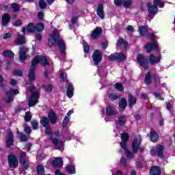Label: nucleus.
Returning <instances> with one entry per match:
<instances>
[{"label":"nucleus","instance_id":"nucleus-1","mask_svg":"<svg viewBox=\"0 0 175 175\" xmlns=\"http://www.w3.org/2000/svg\"><path fill=\"white\" fill-rule=\"evenodd\" d=\"M121 140L122 142H120V147L123 148V150H124V152L127 158L132 159V158L135 157V154H136V152H137L139 150V147L140 146V143H142V137L140 136L136 137L133 140V144H132L133 153L131 152V151L128 150V149H126L128 140H129V135H128V133H122Z\"/></svg>","mask_w":175,"mask_h":175},{"label":"nucleus","instance_id":"nucleus-2","mask_svg":"<svg viewBox=\"0 0 175 175\" xmlns=\"http://www.w3.org/2000/svg\"><path fill=\"white\" fill-rule=\"evenodd\" d=\"M40 124L44 128H46L45 133L50 137L51 140L52 141L56 148L57 150H61V148L64 147V142L58 139L59 133H53V131H51V128H50V121L49 120V118H43L40 120Z\"/></svg>","mask_w":175,"mask_h":175},{"label":"nucleus","instance_id":"nucleus-3","mask_svg":"<svg viewBox=\"0 0 175 175\" xmlns=\"http://www.w3.org/2000/svg\"><path fill=\"white\" fill-rule=\"evenodd\" d=\"M54 44H57L61 54L65 57L66 45L65 44V42L59 38V33L57 31V30L53 31L52 36H50L49 37L48 42V46H49V47L54 46Z\"/></svg>","mask_w":175,"mask_h":175},{"label":"nucleus","instance_id":"nucleus-4","mask_svg":"<svg viewBox=\"0 0 175 175\" xmlns=\"http://www.w3.org/2000/svg\"><path fill=\"white\" fill-rule=\"evenodd\" d=\"M60 73V79L62 81H66V83L68 84L67 87V96L68 98H72L73 96L75 89L73 88V85L71 83H69L68 81V79L66 78V73L64 70H59Z\"/></svg>","mask_w":175,"mask_h":175},{"label":"nucleus","instance_id":"nucleus-5","mask_svg":"<svg viewBox=\"0 0 175 175\" xmlns=\"http://www.w3.org/2000/svg\"><path fill=\"white\" fill-rule=\"evenodd\" d=\"M38 64H40V65H42L43 66H47L50 65V62H49V59H47V57L45 56H40L36 55L33 61H32V66H36Z\"/></svg>","mask_w":175,"mask_h":175},{"label":"nucleus","instance_id":"nucleus-6","mask_svg":"<svg viewBox=\"0 0 175 175\" xmlns=\"http://www.w3.org/2000/svg\"><path fill=\"white\" fill-rule=\"evenodd\" d=\"M108 61H118V62H124L126 59V56L123 53H113L107 57Z\"/></svg>","mask_w":175,"mask_h":175},{"label":"nucleus","instance_id":"nucleus-7","mask_svg":"<svg viewBox=\"0 0 175 175\" xmlns=\"http://www.w3.org/2000/svg\"><path fill=\"white\" fill-rule=\"evenodd\" d=\"M164 147L162 145L157 146L155 148L151 149L150 154L152 156L157 155L159 158H163Z\"/></svg>","mask_w":175,"mask_h":175},{"label":"nucleus","instance_id":"nucleus-8","mask_svg":"<svg viewBox=\"0 0 175 175\" xmlns=\"http://www.w3.org/2000/svg\"><path fill=\"white\" fill-rule=\"evenodd\" d=\"M102 52L99 50H95L94 52L93 53V55L92 56V59L94 62V65H98L99 62L102 61Z\"/></svg>","mask_w":175,"mask_h":175},{"label":"nucleus","instance_id":"nucleus-9","mask_svg":"<svg viewBox=\"0 0 175 175\" xmlns=\"http://www.w3.org/2000/svg\"><path fill=\"white\" fill-rule=\"evenodd\" d=\"M28 47L22 46L19 50V59L21 62H24L27 59V53H28Z\"/></svg>","mask_w":175,"mask_h":175},{"label":"nucleus","instance_id":"nucleus-10","mask_svg":"<svg viewBox=\"0 0 175 175\" xmlns=\"http://www.w3.org/2000/svg\"><path fill=\"white\" fill-rule=\"evenodd\" d=\"M38 99H39V92H36L32 93L31 97L29 99V107H32V106H35V105H36V103L39 102Z\"/></svg>","mask_w":175,"mask_h":175},{"label":"nucleus","instance_id":"nucleus-11","mask_svg":"<svg viewBox=\"0 0 175 175\" xmlns=\"http://www.w3.org/2000/svg\"><path fill=\"white\" fill-rule=\"evenodd\" d=\"M8 163L10 167H17L18 166V160L16 156L11 154L8 156Z\"/></svg>","mask_w":175,"mask_h":175},{"label":"nucleus","instance_id":"nucleus-12","mask_svg":"<svg viewBox=\"0 0 175 175\" xmlns=\"http://www.w3.org/2000/svg\"><path fill=\"white\" fill-rule=\"evenodd\" d=\"M51 165L53 167H62L64 166V161L62 158L60 157H55L54 160L51 162Z\"/></svg>","mask_w":175,"mask_h":175},{"label":"nucleus","instance_id":"nucleus-13","mask_svg":"<svg viewBox=\"0 0 175 175\" xmlns=\"http://www.w3.org/2000/svg\"><path fill=\"white\" fill-rule=\"evenodd\" d=\"M18 94V90H10V91L7 92V102L8 103H10V102H13V98L14 95H17Z\"/></svg>","mask_w":175,"mask_h":175},{"label":"nucleus","instance_id":"nucleus-14","mask_svg":"<svg viewBox=\"0 0 175 175\" xmlns=\"http://www.w3.org/2000/svg\"><path fill=\"white\" fill-rule=\"evenodd\" d=\"M145 49H146V52L148 53H151V51H153V50H157V51H159V49H158V45L155 42H148L145 46Z\"/></svg>","mask_w":175,"mask_h":175},{"label":"nucleus","instance_id":"nucleus-15","mask_svg":"<svg viewBox=\"0 0 175 175\" xmlns=\"http://www.w3.org/2000/svg\"><path fill=\"white\" fill-rule=\"evenodd\" d=\"M102 35V29L99 27H96L91 33V38L98 39Z\"/></svg>","mask_w":175,"mask_h":175},{"label":"nucleus","instance_id":"nucleus-16","mask_svg":"<svg viewBox=\"0 0 175 175\" xmlns=\"http://www.w3.org/2000/svg\"><path fill=\"white\" fill-rule=\"evenodd\" d=\"M36 26L33 23H29L27 26V27H23L22 28V32L23 33H25V32H29L30 33H32L35 32Z\"/></svg>","mask_w":175,"mask_h":175},{"label":"nucleus","instance_id":"nucleus-17","mask_svg":"<svg viewBox=\"0 0 175 175\" xmlns=\"http://www.w3.org/2000/svg\"><path fill=\"white\" fill-rule=\"evenodd\" d=\"M137 62L139 63V65H141V66H144V65L148 64V58L143 55H138L137 57Z\"/></svg>","mask_w":175,"mask_h":175},{"label":"nucleus","instance_id":"nucleus-18","mask_svg":"<svg viewBox=\"0 0 175 175\" xmlns=\"http://www.w3.org/2000/svg\"><path fill=\"white\" fill-rule=\"evenodd\" d=\"M147 8L148 13H150V14H155L158 12V7L154 4L148 3Z\"/></svg>","mask_w":175,"mask_h":175},{"label":"nucleus","instance_id":"nucleus-19","mask_svg":"<svg viewBox=\"0 0 175 175\" xmlns=\"http://www.w3.org/2000/svg\"><path fill=\"white\" fill-rule=\"evenodd\" d=\"M10 15L9 14H4L1 18V25L3 27H8V25L9 24L10 21Z\"/></svg>","mask_w":175,"mask_h":175},{"label":"nucleus","instance_id":"nucleus-20","mask_svg":"<svg viewBox=\"0 0 175 175\" xmlns=\"http://www.w3.org/2000/svg\"><path fill=\"white\" fill-rule=\"evenodd\" d=\"M26 156H27V154L25 153V152H23V151L21 152V154L19 156L20 163L23 165L25 169H27L28 167V163H27L25 159H24V158H25Z\"/></svg>","mask_w":175,"mask_h":175},{"label":"nucleus","instance_id":"nucleus-21","mask_svg":"<svg viewBox=\"0 0 175 175\" xmlns=\"http://www.w3.org/2000/svg\"><path fill=\"white\" fill-rule=\"evenodd\" d=\"M148 31H150L148 26H140L139 27V31L142 36H147L148 35Z\"/></svg>","mask_w":175,"mask_h":175},{"label":"nucleus","instance_id":"nucleus-22","mask_svg":"<svg viewBox=\"0 0 175 175\" xmlns=\"http://www.w3.org/2000/svg\"><path fill=\"white\" fill-rule=\"evenodd\" d=\"M97 12V16L100 17V18H105V11H103V4H99L96 10Z\"/></svg>","mask_w":175,"mask_h":175},{"label":"nucleus","instance_id":"nucleus-23","mask_svg":"<svg viewBox=\"0 0 175 175\" xmlns=\"http://www.w3.org/2000/svg\"><path fill=\"white\" fill-rule=\"evenodd\" d=\"M149 62H150L151 65H155V64L161 62V57H155L154 55L152 54L149 57Z\"/></svg>","mask_w":175,"mask_h":175},{"label":"nucleus","instance_id":"nucleus-24","mask_svg":"<svg viewBox=\"0 0 175 175\" xmlns=\"http://www.w3.org/2000/svg\"><path fill=\"white\" fill-rule=\"evenodd\" d=\"M6 146L7 147H10L11 146H13V133H12V131H10L8 133Z\"/></svg>","mask_w":175,"mask_h":175},{"label":"nucleus","instance_id":"nucleus-25","mask_svg":"<svg viewBox=\"0 0 175 175\" xmlns=\"http://www.w3.org/2000/svg\"><path fill=\"white\" fill-rule=\"evenodd\" d=\"M49 120L51 124H55L57 122V115L53 111H50L48 115Z\"/></svg>","mask_w":175,"mask_h":175},{"label":"nucleus","instance_id":"nucleus-26","mask_svg":"<svg viewBox=\"0 0 175 175\" xmlns=\"http://www.w3.org/2000/svg\"><path fill=\"white\" fill-rule=\"evenodd\" d=\"M25 38L23 36H18V38H16L15 43L18 46H21L23 44H25Z\"/></svg>","mask_w":175,"mask_h":175},{"label":"nucleus","instance_id":"nucleus-27","mask_svg":"<svg viewBox=\"0 0 175 175\" xmlns=\"http://www.w3.org/2000/svg\"><path fill=\"white\" fill-rule=\"evenodd\" d=\"M107 116H113V114H117V111L114 109V107L109 105L106 109Z\"/></svg>","mask_w":175,"mask_h":175},{"label":"nucleus","instance_id":"nucleus-28","mask_svg":"<svg viewBox=\"0 0 175 175\" xmlns=\"http://www.w3.org/2000/svg\"><path fill=\"white\" fill-rule=\"evenodd\" d=\"M29 81H35V67H31L29 72Z\"/></svg>","mask_w":175,"mask_h":175},{"label":"nucleus","instance_id":"nucleus-29","mask_svg":"<svg viewBox=\"0 0 175 175\" xmlns=\"http://www.w3.org/2000/svg\"><path fill=\"white\" fill-rule=\"evenodd\" d=\"M116 46L117 47H120V46H123L124 49H126V47H128V42L124 41L122 38H120L119 40H118Z\"/></svg>","mask_w":175,"mask_h":175},{"label":"nucleus","instance_id":"nucleus-30","mask_svg":"<svg viewBox=\"0 0 175 175\" xmlns=\"http://www.w3.org/2000/svg\"><path fill=\"white\" fill-rule=\"evenodd\" d=\"M150 174L159 175L161 174V169L158 166H154L152 167L150 172Z\"/></svg>","mask_w":175,"mask_h":175},{"label":"nucleus","instance_id":"nucleus-31","mask_svg":"<svg viewBox=\"0 0 175 175\" xmlns=\"http://www.w3.org/2000/svg\"><path fill=\"white\" fill-rule=\"evenodd\" d=\"M66 170L69 173V174H75L76 173V168L75 165H67L66 167Z\"/></svg>","mask_w":175,"mask_h":175},{"label":"nucleus","instance_id":"nucleus-32","mask_svg":"<svg viewBox=\"0 0 175 175\" xmlns=\"http://www.w3.org/2000/svg\"><path fill=\"white\" fill-rule=\"evenodd\" d=\"M159 139V135H158V133L155 132H151L150 133V141L152 142L153 143H155L157 140Z\"/></svg>","mask_w":175,"mask_h":175},{"label":"nucleus","instance_id":"nucleus-33","mask_svg":"<svg viewBox=\"0 0 175 175\" xmlns=\"http://www.w3.org/2000/svg\"><path fill=\"white\" fill-rule=\"evenodd\" d=\"M126 121V118L124 116H120L118 118V120L117 122V126L118 128L119 126H121L125 124V122Z\"/></svg>","mask_w":175,"mask_h":175},{"label":"nucleus","instance_id":"nucleus-34","mask_svg":"<svg viewBox=\"0 0 175 175\" xmlns=\"http://www.w3.org/2000/svg\"><path fill=\"white\" fill-rule=\"evenodd\" d=\"M3 57H7L8 58H14V53L11 51H4L3 52Z\"/></svg>","mask_w":175,"mask_h":175},{"label":"nucleus","instance_id":"nucleus-35","mask_svg":"<svg viewBox=\"0 0 175 175\" xmlns=\"http://www.w3.org/2000/svg\"><path fill=\"white\" fill-rule=\"evenodd\" d=\"M126 100L125 98H122L119 103V107L121 110H124L127 106Z\"/></svg>","mask_w":175,"mask_h":175},{"label":"nucleus","instance_id":"nucleus-36","mask_svg":"<svg viewBox=\"0 0 175 175\" xmlns=\"http://www.w3.org/2000/svg\"><path fill=\"white\" fill-rule=\"evenodd\" d=\"M17 133L18 135V137L21 139V142H25L26 140H28V136L25 135V134L20 133L18 131H17Z\"/></svg>","mask_w":175,"mask_h":175},{"label":"nucleus","instance_id":"nucleus-37","mask_svg":"<svg viewBox=\"0 0 175 175\" xmlns=\"http://www.w3.org/2000/svg\"><path fill=\"white\" fill-rule=\"evenodd\" d=\"M153 5L157 6L158 8H163L165 6V3L162 2V0H154L153 1Z\"/></svg>","mask_w":175,"mask_h":175},{"label":"nucleus","instance_id":"nucleus-38","mask_svg":"<svg viewBox=\"0 0 175 175\" xmlns=\"http://www.w3.org/2000/svg\"><path fill=\"white\" fill-rule=\"evenodd\" d=\"M133 0H124L123 6L126 8V9H129L132 6Z\"/></svg>","mask_w":175,"mask_h":175},{"label":"nucleus","instance_id":"nucleus-39","mask_svg":"<svg viewBox=\"0 0 175 175\" xmlns=\"http://www.w3.org/2000/svg\"><path fill=\"white\" fill-rule=\"evenodd\" d=\"M136 103V98L132 96L129 97V106H133Z\"/></svg>","mask_w":175,"mask_h":175},{"label":"nucleus","instance_id":"nucleus-40","mask_svg":"<svg viewBox=\"0 0 175 175\" xmlns=\"http://www.w3.org/2000/svg\"><path fill=\"white\" fill-rule=\"evenodd\" d=\"M37 173L39 175L44 174V168L42 167V165H39L37 166Z\"/></svg>","mask_w":175,"mask_h":175},{"label":"nucleus","instance_id":"nucleus-41","mask_svg":"<svg viewBox=\"0 0 175 175\" xmlns=\"http://www.w3.org/2000/svg\"><path fill=\"white\" fill-rule=\"evenodd\" d=\"M36 29L38 32H42V31L44 29V25H43L42 23H38L36 25Z\"/></svg>","mask_w":175,"mask_h":175},{"label":"nucleus","instance_id":"nucleus-42","mask_svg":"<svg viewBox=\"0 0 175 175\" xmlns=\"http://www.w3.org/2000/svg\"><path fill=\"white\" fill-rule=\"evenodd\" d=\"M145 83L146 84H150L151 83V72H148L145 76Z\"/></svg>","mask_w":175,"mask_h":175},{"label":"nucleus","instance_id":"nucleus-43","mask_svg":"<svg viewBox=\"0 0 175 175\" xmlns=\"http://www.w3.org/2000/svg\"><path fill=\"white\" fill-rule=\"evenodd\" d=\"M83 50H84V53H85L86 54H88V53H90V46H88V44L87 42H85V41L83 40Z\"/></svg>","mask_w":175,"mask_h":175},{"label":"nucleus","instance_id":"nucleus-44","mask_svg":"<svg viewBox=\"0 0 175 175\" xmlns=\"http://www.w3.org/2000/svg\"><path fill=\"white\" fill-rule=\"evenodd\" d=\"M114 87L116 90H118V91H124V86L121 83H117L116 84H115Z\"/></svg>","mask_w":175,"mask_h":175},{"label":"nucleus","instance_id":"nucleus-45","mask_svg":"<svg viewBox=\"0 0 175 175\" xmlns=\"http://www.w3.org/2000/svg\"><path fill=\"white\" fill-rule=\"evenodd\" d=\"M11 8L13 9L14 12H18L20 10V5L16 3L11 5Z\"/></svg>","mask_w":175,"mask_h":175},{"label":"nucleus","instance_id":"nucleus-46","mask_svg":"<svg viewBox=\"0 0 175 175\" xmlns=\"http://www.w3.org/2000/svg\"><path fill=\"white\" fill-rule=\"evenodd\" d=\"M38 5L40 9H46V6H47V4H46V2L43 0H40Z\"/></svg>","mask_w":175,"mask_h":175},{"label":"nucleus","instance_id":"nucleus-47","mask_svg":"<svg viewBox=\"0 0 175 175\" xmlns=\"http://www.w3.org/2000/svg\"><path fill=\"white\" fill-rule=\"evenodd\" d=\"M24 129L27 135H30L31 132H32V130L27 124L24 125Z\"/></svg>","mask_w":175,"mask_h":175},{"label":"nucleus","instance_id":"nucleus-48","mask_svg":"<svg viewBox=\"0 0 175 175\" xmlns=\"http://www.w3.org/2000/svg\"><path fill=\"white\" fill-rule=\"evenodd\" d=\"M31 118H32V116L29 112H27L25 116V121L28 122V121H31Z\"/></svg>","mask_w":175,"mask_h":175},{"label":"nucleus","instance_id":"nucleus-49","mask_svg":"<svg viewBox=\"0 0 175 175\" xmlns=\"http://www.w3.org/2000/svg\"><path fill=\"white\" fill-rule=\"evenodd\" d=\"M69 122V117L68 116H66L62 123V126L65 127L66 125H68Z\"/></svg>","mask_w":175,"mask_h":175},{"label":"nucleus","instance_id":"nucleus-50","mask_svg":"<svg viewBox=\"0 0 175 175\" xmlns=\"http://www.w3.org/2000/svg\"><path fill=\"white\" fill-rule=\"evenodd\" d=\"M116 6H122L124 4V0H114Z\"/></svg>","mask_w":175,"mask_h":175},{"label":"nucleus","instance_id":"nucleus-51","mask_svg":"<svg viewBox=\"0 0 175 175\" xmlns=\"http://www.w3.org/2000/svg\"><path fill=\"white\" fill-rule=\"evenodd\" d=\"M38 161H43L46 158V155L43 153L38 154L36 157Z\"/></svg>","mask_w":175,"mask_h":175},{"label":"nucleus","instance_id":"nucleus-52","mask_svg":"<svg viewBox=\"0 0 175 175\" xmlns=\"http://www.w3.org/2000/svg\"><path fill=\"white\" fill-rule=\"evenodd\" d=\"M14 76H23V71L20 70H15L13 72Z\"/></svg>","mask_w":175,"mask_h":175},{"label":"nucleus","instance_id":"nucleus-53","mask_svg":"<svg viewBox=\"0 0 175 175\" xmlns=\"http://www.w3.org/2000/svg\"><path fill=\"white\" fill-rule=\"evenodd\" d=\"M31 126L33 128V129H38V121H36V120H33L31 122Z\"/></svg>","mask_w":175,"mask_h":175},{"label":"nucleus","instance_id":"nucleus-54","mask_svg":"<svg viewBox=\"0 0 175 175\" xmlns=\"http://www.w3.org/2000/svg\"><path fill=\"white\" fill-rule=\"evenodd\" d=\"M45 90L46 92H51L53 91V85H46Z\"/></svg>","mask_w":175,"mask_h":175},{"label":"nucleus","instance_id":"nucleus-55","mask_svg":"<svg viewBox=\"0 0 175 175\" xmlns=\"http://www.w3.org/2000/svg\"><path fill=\"white\" fill-rule=\"evenodd\" d=\"M120 163L121 165H122L123 166H128V163L126 162V160L125 159V158L122 157L120 159Z\"/></svg>","mask_w":175,"mask_h":175},{"label":"nucleus","instance_id":"nucleus-56","mask_svg":"<svg viewBox=\"0 0 175 175\" xmlns=\"http://www.w3.org/2000/svg\"><path fill=\"white\" fill-rule=\"evenodd\" d=\"M109 98L111 99V100H116V99H117V98H118V96H117V94H109Z\"/></svg>","mask_w":175,"mask_h":175},{"label":"nucleus","instance_id":"nucleus-57","mask_svg":"<svg viewBox=\"0 0 175 175\" xmlns=\"http://www.w3.org/2000/svg\"><path fill=\"white\" fill-rule=\"evenodd\" d=\"M101 46L103 50H106L107 49V46H109V42H102Z\"/></svg>","mask_w":175,"mask_h":175},{"label":"nucleus","instance_id":"nucleus-58","mask_svg":"<svg viewBox=\"0 0 175 175\" xmlns=\"http://www.w3.org/2000/svg\"><path fill=\"white\" fill-rule=\"evenodd\" d=\"M9 38H12V33H6L3 36V39L4 40L9 39Z\"/></svg>","mask_w":175,"mask_h":175},{"label":"nucleus","instance_id":"nucleus-59","mask_svg":"<svg viewBox=\"0 0 175 175\" xmlns=\"http://www.w3.org/2000/svg\"><path fill=\"white\" fill-rule=\"evenodd\" d=\"M38 17L40 20H42L44 17V14L42 12H38Z\"/></svg>","mask_w":175,"mask_h":175},{"label":"nucleus","instance_id":"nucleus-60","mask_svg":"<svg viewBox=\"0 0 175 175\" xmlns=\"http://www.w3.org/2000/svg\"><path fill=\"white\" fill-rule=\"evenodd\" d=\"M112 174H113V175H122V172H121V171H117V170H114L112 172Z\"/></svg>","mask_w":175,"mask_h":175},{"label":"nucleus","instance_id":"nucleus-61","mask_svg":"<svg viewBox=\"0 0 175 175\" xmlns=\"http://www.w3.org/2000/svg\"><path fill=\"white\" fill-rule=\"evenodd\" d=\"M21 24H23V22H21V20H18L14 23V25H15V27H20Z\"/></svg>","mask_w":175,"mask_h":175},{"label":"nucleus","instance_id":"nucleus-62","mask_svg":"<svg viewBox=\"0 0 175 175\" xmlns=\"http://www.w3.org/2000/svg\"><path fill=\"white\" fill-rule=\"evenodd\" d=\"M78 18H79L77 16H73L71 20L72 24H76V23H77Z\"/></svg>","mask_w":175,"mask_h":175},{"label":"nucleus","instance_id":"nucleus-63","mask_svg":"<svg viewBox=\"0 0 175 175\" xmlns=\"http://www.w3.org/2000/svg\"><path fill=\"white\" fill-rule=\"evenodd\" d=\"M35 38L37 40H42V34L37 33L36 34Z\"/></svg>","mask_w":175,"mask_h":175},{"label":"nucleus","instance_id":"nucleus-64","mask_svg":"<svg viewBox=\"0 0 175 175\" xmlns=\"http://www.w3.org/2000/svg\"><path fill=\"white\" fill-rule=\"evenodd\" d=\"M152 77H154L155 82L157 84H159V79L157 77V75H155L154 74L152 75Z\"/></svg>","mask_w":175,"mask_h":175}]
</instances>
